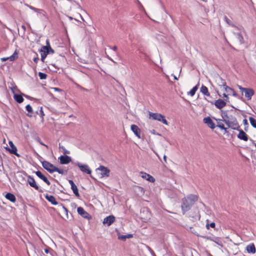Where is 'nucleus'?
<instances>
[{
    "mask_svg": "<svg viewBox=\"0 0 256 256\" xmlns=\"http://www.w3.org/2000/svg\"><path fill=\"white\" fill-rule=\"evenodd\" d=\"M131 130L138 138H140V130L137 126L132 124L131 126Z\"/></svg>",
    "mask_w": 256,
    "mask_h": 256,
    "instance_id": "19",
    "label": "nucleus"
},
{
    "mask_svg": "<svg viewBox=\"0 0 256 256\" xmlns=\"http://www.w3.org/2000/svg\"><path fill=\"white\" fill-rule=\"evenodd\" d=\"M249 120L251 125L254 128H256V120L252 117H250Z\"/></svg>",
    "mask_w": 256,
    "mask_h": 256,
    "instance_id": "29",
    "label": "nucleus"
},
{
    "mask_svg": "<svg viewBox=\"0 0 256 256\" xmlns=\"http://www.w3.org/2000/svg\"><path fill=\"white\" fill-rule=\"evenodd\" d=\"M198 88V84L194 86L188 92V94H190V96H194L196 91L197 90Z\"/></svg>",
    "mask_w": 256,
    "mask_h": 256,
    "instance_id": "28",
    "label": "nucleus"
},
{
    "mask_svg": "<svg viewBox=\"0 0 256 256\" xmlns=\"http://www.w3.org/2000/svg\"><path fill=\"white\" fill-rule=\"evenodd\" d=\"M36 174L41 180L44 176V175L40 171H36Z\"/></svg>",
    "mask_w": 256,
    "mask_h": 256,
    "instance_id": "34",
    "label": "nucleus"
},
{
    "mask_svg": "<svg viewBox=\"0 0 256 256\" xmlns=\"http://www.w3.org/2000/svg\"><path fill=\"white\" fill-rule=\"evenodd\" d=\"M40 144H41L42 145L46 146V145H45V144H44L42 142H40Z\"/></svg>",
    "mask_w": 256,
    "mask_h": 256,
    "instance_id": "57",
    "label": "nucleus"
},
{
    "mask_svg": "<svg viewBox=\"0 0 256 256\" xmlns=\"http://www.w3.org/2000/svg\"><path fill=\"white\" fill-rule=\"evenodd\" d=\"M28 182L30 186L34 188L36 190H39L38 186L36 184L34 179L32 176H30L28 177Z\"/></svg>",
    "mask_w": 256,
    "mask_h": 256,
    "instance_id": "13",
    "label": "nucleus"
},
{
    "mask_svg": "<svg viewBox=\"0 0 256 256\" xmlns=\"http://www.w3.org/2000/svg\"><path fill=\"white\" fill-rule=\"evenodd\" d=\"M9 144L10 148L6 147V150L8 151L11 154H14L18 157H20V155L17 152V148L12 141H9Z\"/></svg>",
    "mask_w": 256,
    "mask_h": 256,
    "instance_id": "7",
    "label": "nucleus"
},
{
    "mask_svg": "<svg viewBox=\"0 0 256 256\" xmlns=\"http://www.w3.org/2000/svg\"><path fill=\"white\" fill-rule=\"evenodd\" d=\"M216 82L218 85V83L222 84V82H224L220 77L218 76L216 78Z\"/></svg>",
    "mask_w": 256,
    "mask_h": 256,
    "instance_id": "37",
    "label": "nucleus"
},
{
    "mask_svg": "<svg viewBox=\"0 0 256 256\" xmlns=\"http://www.w3.org/2000/svg\"><path fill=\"white\" fill-rule=\"evenodd\" d=\"M151 132L153 134H155V130H151Z\"/></svg>",
    "mask_w": 256,
    "mask_h": 256,
    "instance_id": "53",
    "label": "nucleus"
},
{
    "mask_svg": "<svg viewBox=\"0 0 256 256\" xmlns=\"http://www.w3.org/2000/svg\"><path fill=\"white\" fill-rule=\"evenodd\" d=\"M126 238V236H122L121 238Z\"/></svg>",
    "mask_w": 256,
    "mask_h": 256,
    "instance_id": "54",
    "label": "nucleus"
},
{
    "mask_svg": "<svg viewBox=\"0 0 256 256\" xmlns=\"http://www.w3.org/2000/svg\"><path fill=\"white\" fill-rule=\"evenodd\" d=\"M222 121H224L228 128L233 130H238L240 128L236 118L232 115H228L226 112L222 114Z\"/></svg>",
    "mask_w": 256,
    "mask_h": 256,
    "instance_id": "1",
    "label": "nucleus"
},
{
    "mask_svg": "<svg viewBox=\"0 0 256 256\" xmlns=\"http://www.w3.org/2000/svg\"><path fill=\"white\" fill-rule=\"evenodd\" d=\"M42 166L50 173L58 172L60 174H64L66 173V170L64 169L58 168L50 162L44 160L42 162Z\"/></svg>",
    "mask_w": 256,
    "mask_h": 256,
    "instance_id": "3",
    "label": "nucleus"
},
{
    "mask_svg": "<svg viewBox=\"0 0 256 256\" xmlns=\"http://www.w3.org/2000/svg\"><path fill=\"white\" fill-rule=\"evenodd\" d=\"M59 147H60V148H62L63 150L64 154H70V151H68L67 150H66V148H64V146H61L60 145V144H59Z\"/></svg>",
    "mask_w": 256,
    "mask_h": 256,
    "instance_id": "31",
    "label": "nucleus"
},
{
    "mask_svg": "<svg viewBox=\"0 0 256 256\" xmlns=\"http://www.w3.org/2000/svg\"><path fill=\"white\" fill-rule=\"evenodd\" d=\"M172 76H174V80H178V78L177 76H176L173 75V74Z\"/></svg>",
    "mask_w": 256,
    "mask_h": 256,
    "instance_id": "48",
    "label": "nucleus"
},
{
    "mask_svg": "<svg viewBox=\"0 0 256 256\" xmlns=\"http://www.w3.org/2000/svg\"><path fill=\"white\" fill-rule=\"evenodd\" d=\"M58 160H60V164H68L72 160L71 158L66 155L61 156L58 158Z\"/></svg>",
    "mask_w": 256,
    "mask_h": 256,
    "instance_id": "9",
    "label": "nucleus"
},
{
    "mask_svg": "<svg viewBox=\"0 0 256 256\" xmlns=\"http://www.w3.org/2000/svg\"><path fill=\"white\" fill-rule=\"evenodd\" d=\"M44 182L48 186H50V181L48 180L47 178L45 176H44L42 179Z\"/></svg>",
    "mask_w": 256,
    "mask_h": 256,
    "instance_id": "36",
    "label": "nucleus"
},
{
    "mask_svg": "<svg viewBox=\"0 0 256 256\" xmlns=\"http://www.w3.org/2000/svg\"><path fill=\"white\" fill-rule=\"evenodd\" d=\"M6 199L12 202H14L16 201V198L15 196L12 193H8L6 195Z\"/></svg>",
    "mask_w": 256,
    "mask_h": 256,
    "instance_id": "24",
    "label": "nucleus"
},
{
    "mask_svg": "<svg viewBox=\"0 0 256 256\" xmlns=\"http://www.w3.org/2000/svg\"><path fill=\"white\" fill-rule=\"evenodd\" d=\"M17 58H18V53L16 52H14V54L12 55L11 56H10L9 57H6V58H1L0 60L2 62H4L8 60H10V61H13L14 60H16Z\"/></svg>",
    "mask_w": 256,
    "mask_h": 256,
    "instance_id": "22",
    "label": "nucleus"
},
{
    "mask_svg": "<svg viewBox=\"0 0 256 256\" xmlns=\"http://www.w3.org/2000/svg\"><path fill=\"white\" fill-rule=\"evenodd\" d=\"M223 96L226 98V100L227 99H228V95L226 94V92L223 94Z\"/></svg>",
    "mask_w": 256,
    "mask_h": 256,
    "instance_id": "45",
    "label": "nucleus"
},
{
    "mask_svg": "<svg viewBox=\"0 0 256 256\" xmlns=\"http://www.w3.org/2000/svg\"><path fill=\"white\" fill-rule=\"evenodd\" d=\"M77 212L82 217L86 218H90V214L84 210L83 208L80 206L78 207L77 208Z\"/></svg>",
    "mask_w": 256,
    "mask_h": 256,
    "instance_id": "12",
    "label": "nucleus"
},
{
    "mask_svg": "<svg viewBox=\"0 0 256 256\" xmlns=\"http://www.w3.org/2000/svg\"><path fill=\"white\" fill-rule=\"evenodd\" d=\"M209 226H210L211 228H214L215 226V223L212 222L210 224H206V227L208 229H209Z\"/></svg>",
    "mask_w": 256,
    "mask_h": 256,
    "instance_id": "39",
    "label": "nucleus"
},
{
    "mask_svg": "<svg viewBox=\"0 0 256 256\" xmlns=\"http://www.w3.org/2000/svg\"><path fill=\"white\" fill-rule=\"evenodd\" d=\"M237 38L240 40V43H243L244 38L240 34L238 33L237 34Z\"/></svg>",
    "mask_w": 256,
    "mask_h": 256,
    "instance_id": "33",
    "label": "nucleus"
},
{
    "mask_svg": "<svg viewBox=\"0 0 256 256\" xmlns=\"http://www.w3.org/2000/svg\"><path fill=\"white\" fill-rule=\"evenodd\" d=\"M149 118L154 120H156L158 122H162L166 125H168V123L166 120L164 116L162 115L160 113H153L152 112H148Z\"/></svg>",
    "mask_w": 256,
    "mask_h": 256,
    "instance_id": "4",
    "label": "nucleus"
},
{
    "mask_svg": "<svg viewBox=\"0 0 256 256\" xmlns=\"http://www.w3.org/2000/svg\"><path fill=\"white\" fill-rule=\"evenodd\" d=\"M50 50L54 52V50L51 48L50 46L49 40H46V46H42L40 50V52L41 56V60L43 62H44V59L48 54Z\"/></svg>",
    "mask_w": 256,
    "mask_h": 256,
    "instance_id": "5",
    "label": "nucleus"
},
{
    "mask_svg": "<svg viewBox=\"0 0 256 256\" xmlns=\"http://www.w3.org/2000/svg\"><path fill=\"white\" fill-rule=\"evenodd\" d=\"M69 184H70L71 188L74 194L78 198L80 197V194L74 182L72 180H68Z\"/></svg>",
    "mask_w": 256,
    "mask_h": 256,
    "instance_id": "15",
    "label": "nucleus"
},
{
    "mask_svg": "<svg viewBox=\"0 0 256 256\" xmlns=\"http://www.w3.org/2000/svg\"><path fill=\"white\" fill-rule=\"evenodd\" d=\"M76 165L80 168V170L84 173L90 174L92 173V170L88 164H84L78 162Z\"/></svg>",
    "mask_w": 256,
    "mask_h": 256,
    "instance_id": "8",
    "label": "nucleus"
},
{
    "mask_svg": "<svg viewBox=\"0 0 256 256\" xmlns=\"http://www.w3.org/2000/svg\"><path fill=\"white\" fill-rule=\"evenodd\" d=\"M238 88L242 92H244L246 89V88H244L242 86H238Z\"/></svg>",
    "mask_w": 256,
    "mask_h": 256,
    "instance_id": "41",
    "label": "nucleus"
},
{
    "mask_svg": "<svg viewBox=\"0 0 256 256\" xmlns=\"http://www.w3.org/2000/svg\"><path fill=\"white\" fill-rule=\"evenodd\" d=\"M112 49L113 50H114V51H115V52H116V51H117L118 48H117V46H114L112 48Z\"/></svg>",
    "mask_w": 256,
    "mask_h": 256,
    "instance_id": "44",
    "label": "nucleus"
},
{
    "mask_svg": "<svg viewBox=\"0 0 256 256\" xmlns=\"http://www.w3.org/2000/svg\"><path fill=\"white\" fill-rule=\"evenodd\" d=\"M145 180L152 183L155 182V178L153 176L146 173H145Z\"/></svg>",
    "mask_w": 256,
    "mask_h": 256,
    "instance_id": "27",
    "label": "nucleus"
},
{
    "mask_svg": "<svg viewBox=\"0 0 256 256\" xmlns=\"http://www.w3.org/2000/svg\"><path fill=\"white\" fill-rule=\"evenodd\" d=\"M38 76L41 80H44L46 78L47 75L43 72H38Z\"/></svg>",
    "mask_w": 256,
    "mask_h": 256,
    "instance_id": "30",
    "label": "nucleus"
},
{
    "mask_svg": "<svg viewBox=\"0 0 256 256\" xmlns=\"http://www.w3.org/2000/svg\"><path fill=\"white\" fill-rule=\"evenodd\" d=\"M96 170L100 172V178L110 176V171L107 167L100 165L96 169Z\"/></svg>",
    "mask_w": 256,
    "mask_h": 256,
    "instance_id": "6",
    "label": "nucleus"
},
{
    "mask_svg": "<svg viewBox=\"0 0 256 256\" xmlns=\"http://www.w3.org/2000/svg\"><path fill=\"white\" fill-rule=\"evenodd\" d=\"M204 122L212 129H214L216 127L215 124L210 117H206L204 118Z\"/></svg>",
    "mask_w": 256,
    "mask_h": 256,
    "instance_id": "14",
    "label": "nucleus"
},
{
    "mask_svg": "<svg viewBox=\"0 0 256 256\" xmlns=\"http://www.w3.org/2000/svg\"><path fill=\"white\" fill-rule=\"evenodd\" d=\"M244 93L245 97L248 100H250L252 96L254 94V91L251 88H246Z\"/></svg>",
    "mask_w": 256,
    "mask_h": 256,
    "instance_id": "17",
    "label": "nucleus"
},
{
    "mask_svg": "<svg viewBox=\"0 0 256 256\" xmlns=\"http://www.w3.org/2000/svg\"><path fill=\"white\" fill-rule=\"evenodd\" d=\"M44 252H45L46 253L48 254V252H49V250L48 249H47V248H46L44 250Z\"/></svg>",
    "mask_w": 256,
    "mask_h": 256,
    "instance_id": "49",
    "label": "nucleus"
},
{
    "mask_svg": "<svg viewBox=\"0 0 256 256\" xmlns=\"http://www.w3.org/2000/svg\"><path fill=\"white\" fill-rule=\"evenodd\" d=\"M22 28L25 30H26V26L24 25L22 26Z\"/></svg>",
    "mask_w": 256,
    "mask_h": 256,
    "instance_id": "52",
    "label": "nucleus"
},
{
    "mask_svg": "<svg viewBox=\"0 0 256 256\" xmlns=\"http://www.w3.org/2000/svg\"><path fill=\"white\" fill-rule=\"evenodd\" d=\"M218 86L222 90H224V92L226 93H228V94H230L232 93V92H233V90L230 88L226 86V84L225 82H222V84L218 83Z\"/></svg>",
    "mask_w": 256,
    "mask_h": 256,
    "instance_id": "11",
    "label": "nucleus"
},
{
    "mask_svg": "<svg viewBox=\"0 0 256 256\" xmlns=\"http://www.w3.org/2000/svg\"><path fill=\"white\" fill-rule=\"evenodd\" d=\"M216 120L217 121L218 127L220 128L221 130H224L226 132V128H225L224 124L221 122V121L222 120H220V119L216 120Z\"/></svg>",
    "mask_w": 256,
    "mask_h": 256,
    "instance_id": "26",
    "label": "nucleus"
},
{
    "mask_svg": "<svg viewBox=\"0 0 256 256\" xmlns=\"http://www.w3.org/2000/svg\"><path fill=\"white\" fill-rule=\"evenodd\" d=\"M45 198L46 200H48L49 202H51V204L54 205H56L58 204L55 198L53 196L46 194L45 196Z\"/></svg>",
    "mask_w": 256,
    "mask_h": 256,
    "instance_id": "20",
    "label": "nucleus"
},
{
    "mask_svg": "<svg viewBox=\"0 0 256 256\" xmlns=\"http://www.w3.org/2000/svg\"><path fill=\"white\" fill-rule=\"evenodd\" d=\"M115 221V217L112 216H109L104 219L103 224L108 226H110Z\"/></svg>",
    "mask_w": 256,
    "mask_h": 256,
    "instance_id": "10",
    "label": "nucleus"
},
{
    "mask_svg": "<svg viewBox=\"0 0 256 256\" xmlns=\"http://www.w3.org/2000/svg\"><path fill=\"white\" fill-rule=\"evenodd\" d=\"M232 93L234 96H236V94L234 90H233V92H232Z\"/></svg>",
    "mask_w": 256,
    "mask_h": 256,
    "instance_id": "50",
    "label": "nucleus"
},
{
    "mask_svg": "<svg viewBox=\"0 0 256 256\" xmlns=\"http://www.w3.org/2000/svg\"><path fill=\"white\" fill-rule=\"evenodd\" d=\"M54 89H55L56 90H59V89L58 88H54Z\"/></svg>",
    "mask_w": 256,
    "mask_h": 256,
    "instance_id": "56",
    "label": "nucleus"
},
{
    "mask_svg": "<svg viewBox=\"0 0 256 256\" xmlns=\"http://www.w3.org/2000/svg\"><path fill=\"white\" fill-rule=\"evenodd\" d=\"M243 122L244 124H248V122L246 119H244Z\"/></svg>",
    "mask_w": 256,
    "mask_h": 256,
    "instance_id": "46",
    "label": "nucleus"
},
{
    "mask_svg": "<svg viewBox=\"0 0 256 256\" xmlns=\"http://www.w3.org/2000/svg\"><path fill=\"white\" fill-rule=\"evenodd\" d=\"M164 162H166V155H164Z\"/></svg>",
    "mask_w": 256,
    "mask_h": 256,
    "instance_id": "47",
    "label": "nucleus"
},
{
    "mask_svg": "<svg viewBox=\"0 0 256 256\" xmlns=\"http://www.w3.org/2000/svg\"><path fill=\"white\" fill-rule=\"evenodd\" d=\"M214 105L218 109H221L226 106V102L221 99H218L215 102Z\"/></svg>",
    "mask_w": 256,
    "mask_h": 256,
    "instance_id": "18",
    "label": "nucleus"
},
{
    "mask_svg": "<svg viewBox=\"0 0 256 256\" xmlns=\"http://www.w3.org/2000/svg\"><path fill=\"white\" fill-rule=\"evenodd\" d=\"M63 208H64V209L65 210V211L66 212H68V210L67 208L66 207L63 206Z\"/></svg>",
    "mask_w": 256,
    "mask_h": 256,
    "instance_id": "51",
    "label": "nucleus"
},
{
    "mask_svg": "<svg viewBox=\"0 0 256 256\" xmlns=\"http://www.w3.org/2000/svg\"><path fill=\"white\" fill-rule=\"evenodd\" d=\"M197 200L198 197L196 195H190L183 199L182 209L184 214L190 210V206Z\"/></svg>",
    "mask_w": 256,
    "mask_h": 256,
    "instance_id": "2",
    "label": "nucleus"
},
{
    "mask_svg": "<svg viewBox=\"0 0 256 256\" xmlns=\"http://www.w3.org/2000/svg\"><path fill=\"white\" fill-rule=\"evenodd\" d=\"M151 256H156L154 252L150 248L149 246H146Z\"/></svg>",
    "mask_w": 256,
    "mask_h": 256,
    "instance_id": "38",
    "label": "nucleus"
},
{
    "mask_svg": "<svg viewBox=\"0 0 256 256\" xmlns=\"http://www.w3.org/2000/svg\"><path fill=\"white\" fill-rule=\"evenodd\" d=\"M224 19L228 24H230V20L227 17H225Z\"/></svg>",
    "mask_w": 256,
    "mask_h": 256,
    "instance_id": "43",
    "label": "nucleus"
},
{
    "mask_svg": "<svg viewBox=\"0 0 256 256\" xmlns=\"http://www.w3.org/2000/svg\"><path fill=\"white\" fill-rule=\"evenodd\" d=\"M212 241L218 245L222 246V241L218 238H216L214 240H212Z\"/></svg>",
    "mask_w": 256,
    "mask_h": 256,
    "instance_id": "32",
    "label": "nucleus"
},
{
    "mask_svg": "<svg viewBox=\"0 0 256 256\" xmlns=\"http://www.w3.org/2000/svg\"><path fill=\"white\" fill-rule=\"evenodd\" d=\"M254 146L256 147V144L254 143Z\"/></svg>",
    "mask_w": 256,
    "mask_h": 256,
    "instance_id": "58",
    "label": "nucleus"
},
{
    "mask_svg": "<svg viewBox=\"0 0 256 256\" xmlns=\"http://www.w3.org/2000/svg\"><path fill=\"white\" fill-rule=\"evenodd\" d=\"M108 59L112 61L113 62H115L112 58H110L109 57H108Z\"/></svg>",
    "mask_w": 256,
    "mask_h": 256,
    "instance_id": "55",
    "label": "nucleus"
},
{
    "mask_svg": "<svg viewBox=\"0 0 256 256\" xmlns=\"http://www.w3.org/2000/svg\"><path fill=\"white\" fill-rule=\"evenodd\" d=\"M38 60H39V58H38V56H36V58H34V62L36 64H37V63H38Z\"/></svg>",
    "mask_w": 256,
    "mask_h": 256,
    "instance_id": "42",
    "label": "nucleus"
},
{
    "mask_svg": "<svg viewBox=\"0 0 256 256\" xmlns=\"http://www.w3.org/2000/svg\"><path fill=\"white\" fill-rule=\"evenodd\" d=\"M246 250L248 253L254 254L256 250L254 244H251L246 246Z\"/></svg>",
    "mask_w": 256,
    "mask_h": 256,
    "instance_id": "21",
    "label": "nucleus"
},
{
    "mask_svg": "<svg viewBox=\"0 0 256 256\" xmlns=\"http://www.w3.org/2000/svg\"><path fill=\"white\" fill-rule=\"evenodd\" d=\"M26 110L29 112H32V107L30 106V104H28L26 106Z\"/></svg>",
    "mask_w": 256,
    "mask_h": 256,
    "instance_id": "35",
    "label": "nucleus"
},
{
    "mask_svg": "<svg viewBox=\"0 0 256 256\" xmlns=\"http://www.w3.org/2000/svg\"><path fill=\"white\" fill-rule=\"evenodd\" d=\"M14 98L18 103H22L24 100L22 95L18 94L14 95Z\"/></svg>",
    "mask_w": 256,
    "mask_h": 256,
    "instance_id": "25",
    "label": "nucleus"
},
{
    "mask_svg": "<svg viewBox=\"0 0 256 256\" xmlns=\"http://www.w3.org/2000/svg\"><path fill=\"white\" fill-rule=\"evenodd\" d=\"M200 91L204 95L210 97V94L206 86L202 85L200 88Z\"/></svg>",
    "mask_w": 256,
    "mask_h": 256,
    "instance_id": "23",
    "label": "nucleus"
},
{
    "mask_svg": "<svg viewBox=\"0 0 256 256\" xmlns=\"http://www.w3.org/2000/svg\"><path fill=\"white\" fill-rule=\"evenodd\" d=\"M238 130L239 132V133L237 136L238 138L244 141H247L248 138V136L246 133L242 130L238 129Z\"/></svg>",
    "mask_w": 256,
    "mask_h": 256,
    "instance_id": "16",
    "label": "nucleus"
},
{
    "mask_svg": "<svg viewBox=\"0 0 256 256\" xmlns=\"http://www.w3.org/2000/svg\"><path fill=\"white\" fill-rule=\"evenodd\" d=\"M30 8L32 10H34L36 12H38L40 10V9L36 8L32 6H30Z\"/></svg>",
    "mask_w": 256,
    "mask_h": 256,
    "instance_id": "40",
    "label": "nucleus"
}]
</instances>
